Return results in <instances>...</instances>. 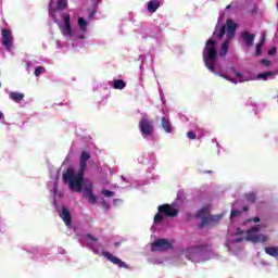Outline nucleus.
<instances>
[{"label": "nucleus", "instance_id": "41", "mask_svg": "<svg viewBox=\"0 0 278 278\" xmlns=\"http://www.w3.org/2000/svg\"><path fill=\"white\" fill-rule=\"evenodd\" d=\"M251 13H252V14H257V8L254 7V8L252 9Z\"/></svg>", "mask_w": 278, "mask_h": 278}, {"label": "nucleus", "instance_id": "20", "mask_svg": "<svg viewBox=\"0 0 278 278\" xmlns=\"http://www.w3.org/2000/svg\"><path fill=\"white\" fill-rule=\"evenodd\" d=\"M78 27H80L81 31H86L88 27V22L84 20V17L78 18Z\"/></svg>", "mask_w": 278, "mask_h": 278}, {"label": "nucleus", "instance_id": "7", "mask_svg": "<svg viewBox=\"0 0 278 278\" xmlns=\"http://www.w3.org/2000/svg\"><path fill=\"white\" fill-rule=\"evenodd\" d=\"M151 251L164 253V251H173V242L168 239H157L151 243Z\"/></svg>", "mask_w": 278, "mask_h": 278}, {"label": "nucleus", "instance_id": "24", "mask_svg": "<svg viewBox=\"0 0 278 278\" xmlns=\"http://www.w3.org/2000/svg\"><path fill=\"white\" fill-rule=\"evenodd\" d=\"M45 73V67L42 66H37L35 68V77H40Z\"/></svg>", "mask_w": 278, "mask_h": 278}, {"label": "nucleus", "instance_id": "40", "mask_svg": "<svg viewBox=\"0 0 278 278\" xmlns=\"http://www.w3.org/2000/svg\"><path fill=\"white\" fill-rule=\"evenodd\" d=\"M242 240H244V238L240 237V238L233 239V242H242Z\"/></svg>", "mask_w": 278, "mask_h": 278}, {"label": "nucleus", "instance_id": "5", "mask_svg": "<svg viewBox=\"0 0 278 278\" xmlns=\"http://www.w3.org/2000/svg\"><path fill=\"white\" fill-rule=\"evenodd\" d=\"M205 249H207V244L194 245L182 250V254L187 260H190V262L198 264L201 262V255H203Z\"/></svg>", "mask_w": 278, "mask_h": 278}, {"label": "nucleus", "instance_id": "23", "mask_svg": "<svg viewBox=\"0 0 278 278\" xmlns=\"http://www.w3.org/2000/svg\"><path fill=\"white\" fill-rule=\"evenodd\" d=\"M265 38L262 37L261 41L256 45V55L262 54V47H264Z\"/></svg>", "mask_w": 278, "mask_h": 278}, {"label": "nucleus", "instance_id": "32", "mask_svg": "<svg viewBox=\"0 0 278 278\" xmlns=\"http://www.w3.org/2000/svg\"><path fill=\"white\" fill-rule=\"evenodd\" d=\"M102 194H103L104 197L110 198V197H112V195L114 194V191H110V190H108V189H104V190H102Z\"/></svg>", "mask_w": 278, "mask_h": 278}, {"label": "nucleus", "instance_id": "16", "mask_svg": "<svg viewBox=\"0 0 278 278\" xmlns=\"http://www.w3.org/2000/svg\"><path fill=\"white\" fill-rule=\"evenodd\" d=\"M9 97L12 101H15V103H20V101H23L25 99V93L12 91Z\"/></svg>", "mask_w": 278, "mask_h": 278}, {"label": "nucleus", "instance_id": "17", "mask_svg": "<svg viewBox=\"0 0 278 278\" xmlns=\"http://www.w3.org/2000/svg\"><path fill=\"white\" fill-rule=\"evenodd\" d=\"M274 75H277V72H264V73L257 74L256 78L263 79V81H267L268 77H273Z\"/></svg>", "mask_w": 278, "mask_h": 278}, {"label": "nucleus", "instance_id": "37", "mask_svg": "<svg viewBox=\"0 0 278 278\" xmlns=\"http://www.w3.org/2000/svg\"><path fill=\"white\" fill-rule=\"evenodd\" d=\"M275 53H277V48L273 47L269 51H268V55H275Z\"/></svg>", "mask_w": 278, "mask_h": 278}, {"label": "nucleus", "instance_id": "39", "mask_svg": "<svg viewBox=\"0 0 278 278\" xmlns=\"http://www.w3.org/2000/svg\"><path fill=\"white\" fill-rule=\"evenodd\" d=\"M87 238L91 240L92 242H98L99 239L94 238L92 235H87Z\"/></svg>", "mask_w": 278, "mask_h": 278}, {"label": "nucleus", "instance_id": "46", "mask_svg": "<svg viewBox=\"0 0 278 278\" xmlns=\"http://www.w3.org/2000/svg\"><path fill=\"white\" fill-rule=\"evenodd\" d=\"M204 173H212V170H206V172H204Z\"/></svg>", "mask_w": 278, "mask_h": 278}, {"label": "nucleus", "instance_id": "15", "mask_svg": "<svg viewBox=\"0 0 278 278\" xmlns=\"http://www.w3.org/2000/svg\"><path fill=\"white\" fill-rule=\"evenodd\" d=\"M160 9V0H150L148 2V12L154 14Z\"/></svg>", "mask_w": 278, "mask_h": 278}, {"label": "nucleus", "instance_id": "19", "mask_svg": "<svg viewBox=\"0 0 278 278\" xmlns=\"http://www.w3.org/2000/svg\"><path fill=\"white\" fill-rule=\"evenodd\" d=\"M125 86H127V84L123 79H116L113 81V88L115 90H124Z\"/></svg>", "mask_w": 278, "mask_h": 278}, {"label": "nucleus", "instance_id": "42", "mask_svg": "<svg viewBox=\"0 0 278 278\" xmlns=\"http://www.w3.org/2000/svg\"><path fill=\"white\" fill-rule=\"evenodd\" d=\"M217 75H219V77H223L225 79V77H227V75H224L223 73H217Z\"/></svg>", "mask_w": 278, "mask_h": 278}, {"label": "nucleus", "instance_id": "22", "mask_svg": "<svg viewBox=\"0 0 278 278\" xmlns=\"http://www.w3.org/2000/svg\"><path fill=\"white\" fill-rule=\"evenodd\" d=\"M244 197L248 203H255L257 201V195H255V193H245Z\"/></svg>", "mask_w": 278, "mask_h": 278}, {"label": "nucleus", "instance_id": "36", "mask_svg": "<svg viewBox=\"0 0 278 278\" xmlns=\"http://www.w3.org/2000/svg\"><path fill=\"white\" fill-rule=\"evenodd\" d=\"M261 64H263V66H270V61L263 59L261 60Z\"/></svg>", "mask_w": 278, "mask_h": 278}, {"label": "nucleus", "instance_id": "43", "mask_svg": "<svg viewBox=\"0 0 278 278\" xmlns=\"http://www.w3.org/2000/svg\"><path fill=\"white\" fill-rule=\"evenodd\" d=\"M242 211H243V212H249V206H243V207H242Z\"/></svg>", "mask_w": 278, "mask_h": 278}, {"label": "nucleus", "instance_id": "10", "mask_svg": "<svg viewBox=\"0 0 278 278\" xmlns=\"http://www.w3.org/2000/svg\"><path fill=\"white\" fill-rule=\"evenodd\" d=\"M2 45L5 47L7 51H12V42H14V37L12 36V30L3 28L1 30Z\"/></svg>", "mask_w": 278, "mask_h": 278}, {"label": "nucleus", "instance_id": "4", "mask_svg": "<svg viewBox=\"0 0 278 278\" xmlns=\"http://www.w3.org/2000/svg\"><path fill=\"white\" fill-rule=\"evenodd\" d=\"M207 214H210V208L207 207H203L201 211L198 212L197 214L198 218H202V222L200 224V229H203V227H207V225H218V223L223 220V215L207 216Z\"/></svg>", "mask_w": 278, "mask_h": 278}, {"label": "nucleus", "instance_id": "45", "mask_svg": "<svg viewBox=\"0 0 278 278\" xmlns=\"http://www.w3.org/2000/svg\"><path fill=\"white\" fill-rule=\"evenodd\" d=\"M229 8H231V5H227V7H226V10H229Z\"/></svg>", "mask_w": 278, "mask_h": 278}, {"label": "nucleus", "instance_id": "27", "mask_svg": "<svg viewBox=\"0 0 278 278\" xmlns=\"http://www.w3.org/2000/svg\"><path fill=\"white\" fill-rule=\"evenodd\" d=\"M163 213H156L154 216V223H162L164 220V216L162 215Z\"/></svg>", "mask_w": 278, "mask_h": 278}, {"label": "nucleus", "instance_id": "3", "mask_svg": "<svg viewBox=\"0 0 278 278\" xmlns=\"http://www.w3.org/2000/svg\"><path fill=\"white\" fill-rule=\"evenodd\" d=\"M216 55H218V52L216 51V41L208 39L203 50V60L205 66L211 71V73H216V66L214 65Z\"/></svg>", "mask_w": 278, "mask_h": 278}, {"label": "nucleus", "instance_id": "31", "mask_svg": "<svg viewBox=\"0 0 278 278\" xmlns=\"http://www.w3.org/2000/svg\"><path fill=\"white\" fill-rule=\"evenodd\" d=\"M85 191H86V194H92V184H89V185H86L85 186Z\"/></svg>", "mask_w": 278, "mask_h": 278}, {"label": "nucleus", "instance_id": "13", "mask_svg": "<svg viewBox=\"0 0 278 278\" xmlns=\"http://www.w3.org/2000/svg\"><path fill=\"white\" fill-rule=\"evenodd\" d=\"M241 38L244 40L247 47H253V42L255 40V34H250L244 31L241 34Z\"/></svg>", "mask_w": 278, "mask_h": 278}, {"label": "nucleus", "instance_id": "35", "mask_svg": "<svg viewBox=\"0 0 278 278\" xmlns=\"http://www.w3.org/2000/svg\"><path fill=\"white\" fill-rule=\"evenodd\" d=\"M231 71L236 75V77L242 78V73L238 72L236 67H231Z\"/></svg>", "mask_w": 278, "mask_h": 278}, {"label": "nucleus", "instance_id": "28", "mask_svg": "<svg viewBox=\"0 0 278 278\" xmlns=\"http://www.w3.org/2000/svg\"><path fill=\"white\" fill-rule=\"evenodd\" d=\"M66 5H67L66 0H58L59 10H64V8H66Z\"/></svg>", "mask_w": 278, "mask_h": 278}, {"label": "nucleus", "instance_id": "34", "mask_svg": "<svg viewBox=\"0 0 278 278\" xmlns=\"http://www.w3.org/2000/svg\"><path fill=\"white\" fill-rule=\"evenodd\" d=\"M231 71L236 75V77L242 78V73L238 72L236 67H231Z\"/></svg>", "mask_w": 278, "mask_h": 278}, {"label": "nucleus", "instance_id": "1", "mask_svg": "<svg viewBox=\"0 0 278 278\" xmlns=\"http://www.w3.org/2000/svg\"><path fill=\"white\" fill-rule=\"evenodd\" d=\"M88 160H90V153L83 151L77 174L75 175L73 167H68L63 173V181L68 184L72 192H81L84 190V175H86V168H88Z\"/></svg>", "mask_w": 278, "mask_h": 278}, {"label": "nucleus", "instance_id": "11", "mask_svg": "<svg viewBox=\"0 0 278 278\" xmlns=\"http://www.w3.org/2000/svg\"><path fill=\"white\" fill-rule=\"evenodd\" d=\"M102 255L109 262H111L112 264H115V266H118L119 268H129V265L127 263L123 262L121 258L114 256L112 253L108 251H103Z\"/></svg>", "mask_w": 278, "mask_h": 278}, {"label": "nucleus", "instance_id": "25", "mask_svg": "<svg viewBox=\"0 0 278 278\" xmlns=\"http://www.w3.org/2000/svg\"><path fill=\"white\" fill-rule=\"evenodd\" d=\"M238 216H242V211L239 210H231L230 218H238Z\"/></svg>", "mask_w": 278, "mask_h": 278}, {"label": "nucleus", "instance_id": "21", "mask_svg": "<svg viewBox=\"0 0 278 278\" xmlns=\"http://www.w3.org/2000/svg\"><path fill=\"white\" fill-rule=\"evenodd\" d=\"M62 34L63 36H73V28L71 27V24H65Z\"/></svg>", "mask_w": 278, "mask_h": 278}, {"label": "nucleus", "instance_id": "30", "mask_svg": "<svg viewBox=\"0 0 278 278\" xmlns=\"http://www.w3.org/2000/svg\"><path fill=\"white\" fill-rule=\"evenodd\" d=\"M187 138H189V140H197V134L194 131H188Z\"/></svg>", "mask_w": 278, "mask_h": 278}, {"label": "nucleus", "instance_id": "8", "mask_svg": "<svg viewBox=\"0 0 278 278\" xmlns=\"http://www.w3.org/2000/svg\"><path fill=\"white\" fill-rule=\"evenodd\" d=\"M260 232V225L253 226L248 230V236L245 240L249 242H268V237Z\"/></svg>", "mask_w": 278, "mask_h": 278}, {"label": "nucleus", "instance_id": "9", "mask_svg": "<svg viewBox=\"0 0 278 278\" xmlns=\"http://www.w3.org/2000/svg\"><path fill=\"white\" fill-rule=\"evenodd\" d=\"M160 214L167 216L168 218H175L179 216V211L170 204H162L157 207Z\"/></svg>", "mask_w": 278, "mask_h": 278}, {"label": "nucleus", "instance_id": "12", "mask_svg": "<svg viewBox=\"0 0 278 278\" xmlns=\"http://www.w3.org/2000/svg\"><path fill=\"white\" fill-rule=\"evenodd\" d=\"M59 216L62 218L66 227H71L73 217L71 216V211H68V207L62 206L61 212H59Z\"/></svg>", "mask_w": 278, "mask_h": 278}, {"label": "nucleus", "instance_id": "44", "mask_svg": "<svg viewBox=\"0 0 278 278\" xmlns=\"http://www.w3.org/2000/svg\"><path fill=\"white\" fill-rule=\"evenodd\" d=\"M3 118V112L0 111V119Z\"/></svg>", "mask_w": 278, "mask_h": 278}, {"label": "nucleus", "instance_id": "18", "mask_svg": "<svg viewBox=\"0 0 278 278\" xmlns=\"http://www.w3.org/2000/svg\"><path fill=\"white\" fill-rule=\"evenodd\" d=\"M265 253L270 257H278V247H266Z\"/></svg>", "mask_w": 278, "mask_h": 278}, {"label": "nucleus", "instance_id": "26", "mask_svg": "<svg viewBox=\"0 0 278 278\" xmlns=\"http://www.w3.org/2000/svg\"><path fill=\"white\" fill-rule=\"evenodd\" d=\"M87 198L89 203H91V205H94V203H97V197L94 195V193L87 194Z\"/></svg>", "mask_w": 278, "mask_h": 278}, {"label": "nucleus", "instance_id": "6", "mask_svg": "<svg viewBox=\"0 0 278 278\" xmlns=\"http://www.w3.org/2000/svg\"><path fill=\"white\" fill-rule=\"evenodd\" d=\"M138 127L143 138H149L155 131L153 121L149 119L147 115L142 116V118L139 121Z\"/></svg>", "mask_w": 278, "mask_h": 278}, {"label": "nucleus", "instance_id": "29", "mask_svg": "<svg viewBox=\"0 0 278 278\" xmlns=\"http://www.w3.org/2000/svg\"><path fill=\"white\" fill-rule=\"evenodd\" d=\"M63 21H64L65 25H71V14L65 13L63 16Z\"/></svg>", "mask_w": 278, "mask_h": 278}, {"label": "nucleus", "instance_id": "14", "mask_svg": "<svg viewBox=\"0 0 278 278\" xmlns=\"http://www.w3.org/2000/svg\"><path fill=\"white\" fill-rule=\"evenodd\" d=\"M161 125L166 134H173V125H170V121H168V118L162 117Z\"/></svg>", "mask_w": 278, "mask_h": 278}, {"label": "nucleus", "instance_id": "2", "mask_svg": "<svg viewBox=\"0 0 278 278\" xmlns=\"http://www.w3.org/2000/svg\"><path fill=\"white\" fill-rule=\"evenodd\" d=\"M236 29H238V24L233 22V20H227L226 25H223L219 29L218 27L215 28L213 36H217L219 40L225 38V34L227 40L222 43L219 55L220 58H225L227 52L229 51V40L236 36Z\"/></svg>", "mask_w": 278, "mask_h": 278}, {"label": "nucleus", "instance_id": "33", "mask_svg": "<svg viewBox=\"0 0 278 278\" xmlns=\"http://www.w3.org/2000/svg\"><path fill=\"white\" fill-rule=\"evenodd\" d=\"M224 79H226L227 81H230L231 84H235V85L238 84V80L230 76H224Z\"/></svg>", "mask_w": 278, "mask_h": 278}, {"label": "nucleus", "instance_id": "38", "mask_svg": "<svg viewBox=\"0 0 278 278\" xmlns=\"http://www.w3.org/2000/svg\"><path fill=\"white\" fill-rule=\"evenodd\" d=\"M248 223H260V217H254L252 219H249Z\"/></svg>", "mask_w": 278, "mask_h": 278}]
</instances>
